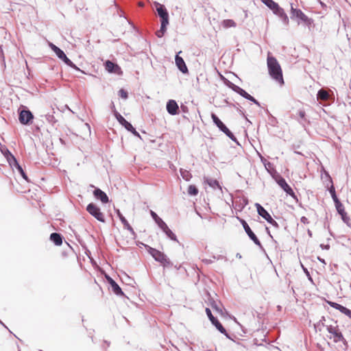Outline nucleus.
<instances>
[{
    "label": "nucleus",
    "mask_w": 351,
    "mask_h": 351,
    "mask_svg": "<svg viewBox=\"0 0 351 351\" xmlns=\"http://www.w3.org/2000/svg\"><path fill=\"white\" fill-rule=\"evenodd\" d=\"M267 66L271 77L280 85L284 84L282 71L278 62L274 57H267Z\"/></svg>",
    "instance_id": "obj_1"
},
{
    "label": "nucleus",
    "mask_w": 351,
    "mask_h": 351,
    "mask_svg": "<svg viewBox=\"0 0 351 351\" xmlns=\"http://www.w3.org/2000/svg\"><path fill=\"white\" fill-rule=\"evenodd\" d=\"M149 252L153 258L156 261L160 262L163 267H169L172 265L171 261L167 258L166 255L159 250L154 248H150Z\"/></svg>",
    "instance_id": "obj_2"
},
{
    "label": "nucleus",
    "mask_w": 351,
    "mask_h": 351,
    "mask_svg": "<svg viewBox=\"0 0 351 351\" xmlns=\"http://www.w3.org/2000/svg\"><path fill=\"white\" fill-rule=\"evenodd\" d=\"M88 213L93 216L95 219L101 222L105 221L104 214L101 211L100 208L95 204L90 203L86 207Z\"/></svg>",
    "instance_id": "obj_3"
},
{
    "label": "nucleus",
    "mask_w": 351,
    "mask_h": 351,
    "mask_svg": "<svg viewBox=\"0 0 351 351\" xmlns=\"http://www.w3.org/2000/svg\"><path fill=\"white\" fill-rule=\"evenodd\" d=\"M327 330L330 334V338L333 339L335 342H339L344 340L343 336L336 323L335 325L328 326Z\"/></svg>",
    "instance_id": "obj_4"
},
{
    "label": "nucleus",
    "mask_w": 351,
    "mask_h": 351,
    "mask_svg": "<svg viewBox=\"0 0 351 351\" xmlns=\"http://www.w3.org/2000/svg\"><path fill=\"white\" fill-rule=\"evenodd\" d=\"M211 118L213 122L216 124V125L221 130L223 133H225L229 138L231 139H234V136L231 132V131L223 123V122L217 117L215 114H211Z\"/></svg>",
    "instance_id": "obj_5"
},
{
    "label": "nucleus",
    "mask_w": 351,
    "mask_h": 351,
    "mask_svg": "<svg viewBox=\"0 0 351 351\" xmlns=\"http://www.w3.org/2000/svg\"><path fill=\"white\" fill-rule=\"evenodd\" d=\"M34 115L29 110H22L19 112V120L23 125H30L32 123Z\"/></svg>",
    "instance_id": "obj_6"
},
{
    "label": "nucleus",
    "mask_w": 351,
    "mask_h": 351,
    "mask_svg": "<svg viewBox=\"0 0 351 351\" xmlns=\"http://www.w3.org/2000/svg\"><path fill=\"white\" fill-rule=\"evenodd\" d=\"M239 220L240 223L242 224L245 232L248 235V237L254 242V243L258 246L261 245V241L258 240L257 237L255 235V234L252 231L251 228L247 223V222L239 217H237Z\"/></svg>",
    "instance_id": "obj_7"
},
{
    "label": "nucleus",
    "mask_w": 351,
    "mask_h": 351,
    "mask_svg": "<svg viewBox=\"0 0 351 351\" xmlns=\"http://www.w3.org/2000/svg\"><path fill=\"white\" fill-rule=\"evenodd\" d=\"M291 12L293 16L300 19L306 25H311L313 23V20L309 19L301 10L295 9L291 7Z\"/></svg>",
    "instance_id": "obj_8"
},
{
    "label": "nucleus",
    "mask_w": 351,
    "mask_h": 351,
    "mask_svg": "<svg viewBox=\"0 0 351 351\" xmlns=\"http://www.w3.org/2000/svg\"><path fill=\"white\" fill-rule=\"evenodd\" d=\"M264 4L269 8L274 14L282 16L284 14L283 9L281 8L278 3L273 0H261Z\"/></svg>",
    "instance_id": "obj_9"
},
{
    "label": "nucleus",
    "mask_w": 351,
    "mask_h": 351,
    "mask_svg": "<svg viewBox=\"0 0 351 351\" xmlns=\"http://www.w3.org/2000/svg\"><path fill=\"white\" fill-rule=\"evenodd\" d=\"M256 206L257 208V212L259 215H261L263 218H264L267 222L271 224H276L275 220L271 217V215L268 213V212L259 204H256Z\"/></svg>",
    "instance_id": "obj_10"
},
{
    "label": "nucleus",
    "mask_w": 351,
    "mask_h": 351,
    "mask_svg": "<svg viewBox=\"0 0 351 351\" xmlns=\"http://www.w3.org/2000/svg\"><path fill=\"white\" fill-rule=\"evenodd\" d=\"M155 5L158 14L161 19V21L169 22V14L165 7L158 2H155Z\"/></svg>",
    "instance_id": "obj_11"
},
{
    "label": "nucleus",
    "mask_w": 351,
    "mask_h": 351,
    "mask_svg": "<svg viewBox=\"0 0 351 351\" xmlns=\"http://www.w3.org/2000/svg\"><path fill=\"white\" fill-rule=\"evenodd\" d=\"M117 215L119 217L121 221L124 226V228L127 229L130 233V239H134L135 237V232L132 227L130 225L128 221L126 220V219L124 217V216L121 213V212L118 210H117Z\"/></svg>",
    "instance_id": "obj_12"
},
{
    "label": "nucleus",
    "mask_w": 351,
    "mask_h": 351,
    "mask_svg": "<svg viewBox=\"0 0 351 351\" xmlns=\"http://www.w3.org/2000/svg\"><path fill=\"white\" fill-rule=\"evenodd\" d=\"M328 304L331 307L339 311L341 313L347 315L350 319H351V311L350 309L334 302L328 301Z\"/></svg>",
    "instance_id": "obj_13"
},
{
    "label": "nucleus",
    "mask_w": 351,
    "mask_h": 351,
    "mask_svg": "<svg viewBox=\"0 0 351 351\" xmlns=\"http://www.w3.org/2000/svg\"><path fill=\"white\" fill-rule=\"evenodd\" d=\"M179 107L178 104L174 100H169L167 104V110L171 114L175 115L178 113Z\"/></svg>",
    "instance_id": "obj_14"
},
{
    "label": "nucleus",
    "mask_w": 351,
    "mask_h": 351,
    "mask_svg": "<svg viewBox=\"0 0 351 351\" xmlns=\"http://www.w3.org/2000/svg\"><path fill=\"white\" fill-rule=\"evenodd\" d=\"M176 64L179 70L182 72L183 73H188V68L183 60V58L178 55H176Z\"/></svg>",
    "instance_id": "obj_15"
},
{
    "label": "nucleus",
    "mask_w": 351,
    "mask_h": 351,
    "mask_svg": "<svg viewBox=\"0 0 351 351\" xmlns=\"http://www.w3.org/2000/svg\"><path fill=\"white\" fill-rule=\"evenodd\" d=\"M93 195L95 198L101 200V202L104 204L108 203L109 202V199L107 195L99 189H96L93 191Z\"/></svg>",
    "instance_id": "obj_16"
},
{
    "label": "nucleus",
    "mask_w": 351,
    "mask_h": 351,
    "mask_svg": "<svg viewBox=\"0 0 351 351\" xmlns=\"http://www.w3.org/2000/svg\"><path fill=\"white\" fill-rule=\"evenodd\" d=\"M1 153L3 154V156L6 158L10 165L12 166V163L16 162V160L15 157L11 154V152L5 147H1Z\"/></svg>",
    "instance_id": "obj_17"
},
{
    "label": "nucleus",
    "mask_w": 351,
    "mask_h": 351,
    "mask_svg": "<svg viewBox=\"0 0 351 351\" xmlns=\"http://www.w3.org/2000/svg\"><path fill=\"white\" fill-rule=\"evenodd\" d=\"M116 117L119 123L122 124L128 131L136 133L135 129L133 128V126L129 122H128L121 114L117 113Z\"/></svg>",
    "instance_id": "obj_18"
},
{
    "label": "nucleus",
    "mask_w": 351,
    "mask_h": 351,
    "mask_svg": "<svg viewBox=\"0 0 351 351\" xmlns=\"http://www.w3.org/2000/svg\"><path fill=\"white\" fill-rule=\"evenodd\" d=\"M278 184L287 192V194L294 197L295 193L285 179L281 178L278 181Z\"/></svg>",
    "instance_id": "obj_19"
},
{
    "label": "nucleus",
    "mask_w": 351,
    "mask_h": 351,
    "mask_svg": "<svg viewBox=\"0 0 351 351\" xmlns=\"http://www.w3.org/2000/svg\"><path fill=\"white\" fill-rule=\"evenodd\" d=\"M336 208L338 213L341 215L343 221L348 224L350 222V217L348 216L346 212L345 211L344 207L342 204H339L337 205Z\"/></svg>",
    "instance_id": "obj_20"
},
{
    "label": "nucleus",
    "mask_w": 351,
    "mask_h": 351,
    "mask_svg": "<svg viewBox=\"0 0 351 351\" xmlns=\"http://www.w3.org/2000/svg\"><path fill=\"white\" fill-rule=\"evenodd\" d=\"M105 68L108 72H117V70H119L120 68L117 64H114L110 60H107L105 62Z\"/></svg>",
    "instance_id": "obj_21"
},
{
    "label": "nucleus",
    "mask_w": 351,
    "mask_h": 351,
    "mask_svg": "<svg viewBox=\"0 0 351 351\" xmlns=\"http://www.w3.org/2000/svg\"><path fill=\"white\" fill-rule=\"evenodd\" d=\"M50 239L56 245H60L62 243V237L60 234L53 232L50 235Z\"/></svg>",
    "instance_id": "obj_22"
},
{
    "label": "nucleus",
    "mask_w": 351,
    "mask_h": 351,
    "mask_svg": "<svg viewBox=\"0 0 351 351\" xmlns=\"http://www.w3.org/2000/svg\"><path fill=\"white\" fill-rule=\"evenodd\" d=\"M168 24H169V22L161 21L160 29L156 32V35L158 38H161L164 36V34L167 30V26L168 25Z\"/></svg>",
    "instance_id": "obj_23"
},
{
    "label": "nucleus",
    "mask_w": 351,
    "mask_h": 351,
    "mask_svg": "<svg viewBox=\"0 0 351 351\" xmlns=\"http://www.w3.org/2000/svg\"><path fill=\"white\" fill-rule=\"evenodd\" d=\"M329 93L324 89H320L317 93V99L327 101L329 99Z\"/></svg>",
    "instance_id": "obj_24"
},
{
    "label": "nucleus",
    "mask_w": 351,
    "mask_h": 351,
    "mask_svg": "<svg viewBox=\"0 0 351 351\" xmlns=\"http://www.w3.org/2000/svg\"><path fill=\"white\" fill-rule=\"evenodd\" d=\"M222 25L224 28L234 27L236 23L232 19H226L222 21Z\"/></svg>",
    "instance_id": "obj_25"
},
{
    "label": "nucleus",
    "mask_w": 351,
    "mask_h": 351,
    "mask_svg": "<svg viewBox=\"0 0 351 351\" xmlns=\"http://www.w3.org/2000/svg\"><path fill=\"white\" fill-rule=\"evenodd\" d=\"M12 167H15L17 170L19 171V173H21V175L22 176V177L27 180V175L25 174V173L24 172L23 168L20 166V165L18 163L17 160H16V162H13L12 163Z\"/></svg>",
    "instance_id": "obj_26"
},
{
    "label": "nucleus",
    "mask_w": 351,
    "mask_h": 351,
    "mask_svg": "<svg viewBox=\"0 0 351 351\" xmlns=\"http://www.w3.org/2000/svg\"><path fill=\"white\" fill-rule=\"evenodd\" d=\"M111 287H112V291H113L116 295H123V291H121V288H120V287L117 284V282L112 283V285H111Z\"/></svg>",
    "instance_id": "obj_27"
},
{
    "label": "nucleus",
    "mask_w": 351,
    "mask_h": 351,
    "mask_svg": "<svg viewBox=\"0 0 351 351\" xmlns=\"http://www.w3.org/2000/svg\"><path fill=\"white\" fill-rule=\"evenodd\" d=\"M213 325L217 328L219 331H220L221 333L225 334L226 335H228L226 330L225 328L222 326V324L217 320L215 323H213Z\"/></svg>",
    "instance_id": "obj_28"
},
{
    "label": "nucleus",
    "mask_w": 351,
    "mask_h": 351,
    "mask_svg": "<svg viewBox=\"0 0 351 351\" xmlns=\"http://www.w3.org/2000/svg\"><path fill=\"white\" fill-rule=\"evenodd\" d=\"M187 191L191 195H197L198 194L197 188L193 184L189 186Z\"/></svg>",
    "instance_id": "obj_29"
},
{
    "label": "nucleus",
    "mask_w": 351,
    "mask_h": 351,
    "mask_svg": "<svg viewBox=\"0 0 351 351\" xmlns=\"http://www.w3.org/2000/svg\"><path fill=\"white\" fill-rule=\"evenodd\" d=\"M234 90L237 93H238L240 95H241L243 97H245V99H247V97L249 95V94L245 90H244L243 89H242L241 88H240L239 86H235V88H234Z\"/></svg>",
    "instance_id": "obj_30"
},
{
    "label": "nucleus",
    "mask_w": 351,
    "mask_h": 351,
    "mask_svg": "<svg viewBox=\"0 0 351 351\" xmlns=\"http://www.w3.org/2000/svg\"><path fill=\"white\" fill-rule=\"evenodd\" d=\"M62 60H63L67 65L71 66V67H73L75 69H77V66L72 62V61H71L66 56H65L63 58L61 59Z\"/></svg>",
    "instance_id": "obj_31"
},
{
    "label": "nucleus",
    "mask_w": 351,
    "mask_h": 351,
    "mask_svg": "<svg viewBox=\"0 0 351 351\" xmlns=\"http://www.w3.org/2000/svg\"><path fill=\"white\" fill-rule=\"evenodd\" d=\"M55 53L60 59L63 58L66 56L64 51L61 50L60 48H58V49L55 50Z\"/></svg>",
    "instance_id": "obj_32"
},
{
    "label": "nucleus",
    "mask_w": 351,
    "mask_h": 351,
    "mask_svg": "<svg viewBox=\"0 0 351 351\" xmlns=\"http://www.w3.org/2000/svg\"><path fill=\"white\" fill-rule=\"evenodd\" d=\"M119 95L123 98V99H127L128 98V93L124 89H120L119 90Z\"/></svg>",
    "instance_id": "obj_33"
},
{
    "label": "nucleus",
    "mask_w": 351,
    "mask_h": 351,
    "mask_svg": "<svg viewBox=\"0 0 351 351\" xmlns=\"http://www.w3.org/2000/svg\"><path fill=\"white\" fill-rule=\"evenodd\" d=\"M332 199H333L334 202H335V206H337V205H339V204H341V203L339 201V199H338V198H337V195H336L335 191H333V194H332Z\"/></svg>",
    "instance_id": "obj_34"
},
{
    "label": "nucleus",
    "mask_w": 351,
    "mask_h": 351,
    "mask_svg": "<svg viewBox=\"0 0 351 351\" xmlns=\"http://www.w3.org/2000/svg\"><path fill=\"white\" fill-rule=\"evenodd\" d=\"M332 199H333L334 202H335V206H337V205H339V204H341V203L339 201V199H338V198H337V195H336L335 191H333V194H332Z\"/></svg>",
    "instance_id": "obj_35"
},
{
    "label": "nucleus",
    "mask_w": 351,
    "mask_h": 351,
    "mask_svg": "<svg viewBox=\"0 0 351 351\" xmlns=\"http://www.w3.org/2000/svg\"><path fill=\"white\" fill-rule=\"evenodd\" d=\"M167 234L169 236V238H171L173 240H176V235L168 229V230L166 232Z\"/></svg>",
    "instance_id": "obj_36"
},
{
    "label": "nucleus",
    "mask_w": 351,
    "mask_h": 351,
    "mask_svg": "<svg viewBox=\"0 0 351 351\" xmlns=\"http://www.w3.org/2000/svg\"><path fill=\"white\" fill-rule=\"evenodd\" d=\"M110 345V343L106 340H104L101 344V347L104 350H106Z\"/></svg>",
    "instance_id": "obj_37"
},
{
    "label": "nucleus",
    "mask_w": 351,
    "mask_h": 351,
    "mask_svg": "<svg viewBox=\"0 0 351 351\" xmlns=\"http://www.w3.org/2000/svg\"><path fill=\"white\" fill-rule=\"evenodd\" d=\"M298 115L301 119L306 120V113L304 110H300L298 112Z\"/></svg>",
    "instance_id": "obj_38"
},
{
    "label": "nucleus",
    "mask_w": 351,
    "mask_h": 351,
    "mask_svg": "<svg viewBox=\"0 0 351 351\" xmlns=\"http://www.w3.org/2000/svg\"><path fill=\"white\" fill-rule=\"evenodd\" d=\"M212 308L218 312L219 314L222 315L223 311L221 308H219L216 304H212Z\"/></svg>",
    "instance_id": "obj_39"
},
{
    "label": "nucleus",
    "mask_w": 351,
    "mask_h": 351,
    "mask_svg": "<svg viewBox=\"0 0 351 351\" xmlns=\"http://www.w3.org/2000/svg\"><path fill=\"white\" fill-rule=\"evenodd\" d=\"M247 99L253 101L256 104H258V102L250 94H249L248 97H247Z\"/></svg>",
    "instance_id": "obj_40"
},
{
    "label": "nucleus",
    "mask_w": 351,
    "mask_h": 351,
    "mask_svg": "<svg viewBox=\"0 0 351 351\" xmlns=\"http://www.w3.org/2000/svg\"><path fill=\"white\" fill-rule=\"evenodd\" d=\"M300 221L304 224H307L309 223L308 219L306 217H302Z\"/></svg>",
    "instance_id": "obj_41"
},
{
    "label": "nucleus",
    "mask_w": 351,
    "mask_h": 351,
    "mask_svg": "<svg viewBox=\"0 0 351 351\" xmlns=\"http://www.w3.org/2000/svg\"><path fill=\"white\" fill-rule=\"evenodd\" d=\"M206 315L208 317V318L210 319V317H213L212 313H211V311L210 310V308H206Z\"/></svg>",
    "instance_id": "obj_42"
},
{
    "label": "nucleus",
    "mask_w": 351,
    "mask_h": 351,
    "mask_svg": "<svg viewBox=\"0 0 351 351\" xmlns=\"http://www.w3.org/2000/svg\"><path fill=\"white\" fill-rule=\"evenodd\" d=\"M49 46L51 47V49L55 52V50L56 49H58V47L57 46H56L55 45H53V43H50L49 44Z\"/></svg>",
    "instance_id": "obj_43"
},
{
    "label": "nucleus",
    "mask_w": 351,
    "mask_h": 351,
    "mask_svg": "<svg viewBox=\"0 0 351 351\" xmlns=\"http://www.w3.org/2000/svg\"><path fill=\"white\" fill-rule=\"evenodd\" d=\"M108 281L110 283V286L112 285V283L116 282L114 280H113L111 278L107 277Z\"/></svg>",
    "instance_id": "obj_44"
},
{
    "label": "nucleus",
    "mask_w": 351,
    "mask_h": 351,
    "mask_svg": "<svg viewBox=\"0 0 351 351\" xmlns=\"http://www.w3.org/2000/svg\"><path fill=\"white\" fill-rule=\"evenodd\" d=\"M210 321L211 322V323L213 324V323H215L216 321H217V319H216L214 316L210 317Z\"/></svg>",
    "instance_id": "obj_45"
},
{
    "label": "nucleus",
    "mask_w": 351,
    "mask_h": 351,
    "mask_svg": "<svg viewBox=\"0 0 351 351\" xmlns=\"http://www.w3.org/2000/svg\"><path fill=\"white\" fill-rule=\"evenodd\" d=\"M333 191H335V190L334 186L332 185L330 189V193H331V195H332V194H333Z\"/></svg>",
    "instance_id": "obj_46"
},
{
    "label": "nucleus",
    "mask_w": 351,
    "mask_h": 351,
    "mask_svg": "<svg viewBox=\"0 0 351 351\" xmlns=\"http://www.w3.org/2000/svg\"><path fill=\"white\" fill-rule=\"evenodd\" d=\"M138 6H140V7H143V6H144V3H143V2L140 1V2H138Z\"/></svg>",
    "instance_id": "obj_47"
},
{
    "label": "nucleus",
    "mask_w": 351,
    "mask_h": 351,
    "mask_svg": "<svg viewBox=\"0 0 351 351\" xmlns=\"http://www.w3.org/2000/svg\"><path fill=\"white\" fill-rule=\"evenodd\" d=\"M151 214H152L153 217H157V215L154 212H153V211H151Z\"/></svg>",
    "instance_id": "obj_48"
},
{
    "label": "nucleus",
    "mask_w": 351,
    "mask_h": 351,
    "mask_svg": "<svg viewBox=\"0 0 351 351\" xmlns=\"http://www.w3.org/2000/svg\"><path fill=\"white\" fill-rule=\"evenodd\" d=\"M208 184L210 186H213V184H214V182L213 181H211L210 182H208Z\"/></svg>",
    "instance_id": "obj_49"
},
{
    "label": "nucleus",
    "mask_w": 351,
    "mask_h": 351,
    "mask_svg": "<svg viewBox=\"0 0 351 351\" xmlns=\"http://www.w3.org/2000/svg\"><path fill=\"white\" fill-rule=\"evenodd\" d=\"M213 182H214V184H218V183H217V182L216 180H214V181H213Z\"/></svg>",
    "instance_id": "obj_50"
}]
</instances>
